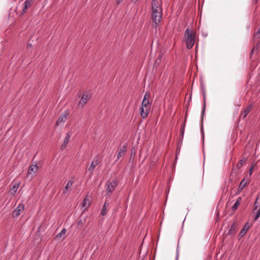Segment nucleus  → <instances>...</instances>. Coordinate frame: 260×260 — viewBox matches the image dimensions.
I'll list each match as a JSON object with an SVG mask.
<instances>
[{
	"label": "nucleus",
	"instance_id": "nucleus-9",
	"mask_svg": "<svg viewBox=\"0 0 260 260\" xmlns=\"http://www.w3.org/2000/svg\"><path fill=\"white\" fill-rule=\"evenodd\" d=\"M89 99V96L87 94H84L81 98V99L79 101V103L78 104V106L79 107L82 108L85 104L87 103V100Z\"/></svg>",
	"mask_w": 260,
	"mask_h": 260
},
{
	"label": "nucleus",
	"instance_id": "nucleus-34",
	"mask_svg": "<svg viewBox=\"0 0 260 260\" xmlns=\"http://www.w3.org/2000/svg\"><path fill=\"white\" fill-rule=\"evenodd\" d=\"M254 49L253 48V49L252 50V52L253 51Z\"/></svg>",
	"mask_w": 260,
	"mask_h": 260
},
{
	"label": "nucleus",
	"instance_id": "nucleus-33",
	"mask_svg": "<svg viewBox=\"0 0 260 260\" xmlns=\"http://www.w3.org/2000/svg\"><path fill=\"white\" fill-rule=\"evenodd\" d=\"M31 46H32V45H31V44H28L27 45V48L31 47Z\"/></svg>",
	"mask_w": 260,
	"mask_h": 260
},
{
	"label": "nucleus",
	"instance_id": "nucleus-21",
	"mask_svg": "<svg viewBox=\"0 0 260 260\" xmlns=\"http://www.w3.org/2000/svg\"><path fill=\"white\" fill-rule=\"evenodd\" d=\"M245 161H246V159L245 158H243L242 159L240 160L237 164V168L238 169L241 168L243 166V165L244 164Z\"/></svg>",
	"mask_w": 260,
	"mask_h": 260
},
{
	"label": "nucleus",
	"instance_id": "nucleus-11",
	"mask_svg": "<svg viewBox=\"0 0 260 260\" xmlns=\"http://www.w3.org/2000/svg\"><path fill=\"white\" fill-rule=\"evenodd\" d=\"M71 137V135L70 133H68L67 134H66L65 138L63 140V142L60 146V149L61 150L64 149L67 145L68 144V143H69V142L70 141Z\"/></svg>",
	"mask_w": 260,
	"mask_h": 260
},
{
	"label": "nucleus",
	"instance_id": "nucleus-28",
	"mask_svg": "<svg viewBox=\"0 0 260 260\" xmlns=\"http://www.w3.org/2000/svg\"><path fill=\"white\" fill-rule=\"evenodd\" d=\"M184 132V126H183V127H182V128H181V133L182 136H183V135Z\"/></svg>",
	"mask_w": 260,
	"mask_h": 260
},
{
	"label": "nucleus",
	"instance_id": "nucleus-26",
	"mask_svg": "<svg viewBox=\"0 0 260 260\" xmlns=\"http://www.w3.org/2000/svg\"><path fill=\"white\" fill-rule=\"evenodd\" d=\"M253 169H254V166H251L249 170V175H251V174H252V172H253Z\"/></svg>",
	"mask_w": 260,
	"mask_h": 260
},
{
	"label": "nucleus",
	"instance_id": "nucleus-10",
	"mask_svg": "<svg viewBox=\"0 0 260 260\" xmlns=\"http://www.w3.org/2000/svg\"><path fill=\"white\" fill-rule=\"evenodd\" d=\"M251 109L252 106L251 105L245 108L244 110L241 113L240 117L242 119L245 118L247 117L248 114L251 111Z\"/></svg>",
	"mask_w": 260,
	"mask_h": 260
},
{
	"label": "nucleus",
	"instance_id": "nucleus-3",
	"mask_svg": "<svg viewBox=\"0 0 260 260\" xmlns=\"http://www.w3.org/2000/svg\"><path fill=\"white\" fill-rule=\"evenodd\" d=\"M196 38V34L193 31L186 28L184 32V41H185L186 47L191 49L194 45Z\"/></svg>",
	"mask_w": 260,
	"mask_h": 260
},
{
	"label": "nucleus",
	"instance_id": "nucleus-2",
	"mask_svg": "<svg viewBox=\"0 0 260 260\" xmlns=\"http://www.w3.org/2000/svg\"><path fill=\"white\" fill-rule=\"evenodd\" d=\"M150 93L146 92L144 95L141 107L140 114L143 118H146L150 111L151 105V102H150Z\"/></svg>",
	"mask_w": 260,
	"mask_h": 260
},
{
	"label": "nucleus",
	"instance_id": "nucleus-4",
	"mask_svg": "<svg viewBox=\"0 0 260 260\" xmlns=\"http://www.w3.org/2000/svg\"><path fill=\"white\" fill-rule=\"evenodd\" d=\"M253 210V211L257 210L254 219V220L256 221L260 216V200L258 197H257L255 201Z\"/></svg>",
	"mask_w": 260,
	"mask_h": 260
},
{
	"label": "nucleus",
	"instance_id": "nucleus-27",
	"mask_svg": "<svg viewBox=\"0 0 260 260\" xmlns=\"http://www.w3.org/2000/svg\"><path fill=\"white\" fill-rule=\"evenodd\" d=\"M205 98L204 97V107H203V111H202V113L203 114L205 112Z\"/></svg>",
	"mask_w": 260,
	"mask_h": 260
},
{
	"label": "nucleus",
	"instance_id": "nucleus-22",
	"mask_svg": "<svg viewBox=\"0 0 260 260\" xmlns=\"http://www.w3.org/2000/svg\"><path fill=\"white\" fill-rule=\"evenodd\" d=\"M18 186L19 185L17 184L14 185L10 190V193L14 194L17 191Z\"/></svg>",
	"mask_w": 260,
	"mask_h": 260
},
{
	"label": "nucleus",
	"instance_id": "nucleus-29",
	"mask_svg": "<svg viewBox=\"0 0 260 260\" xmlns=\"http://www.w3.org/2000/svg\"><path fill=\"white\" fill-rule=\"evenodd\" d=\"M78 224L79 225H82L83 224V221L81 220H80L78 221Z\"/></svg>",
	"mask_w": 260,
	"mask_h": 260
},
{
	"label": "nucleus",
	"instance_id": "nucleus-12",
	"mask_svg": "<svg viewBox=\"0 0 260 260\" xmlns=\"http://www.w3.org/2000/svg\"><path fill=\"white\" fill-rule=\"evenodd\" d=\"M73 184V181L69 180L68 182L66 185L65 186L64 189H63L62 193H63V194L67 193L71 189Z\"/></svg>",
	"mask_w": 260,
	"mask_h": 260
},
{
	"label": "nucleus",
	"instance_id": "nucleus-14",
	"mask_svg": "<svg viewBox=\"0 0 260 260\" xmlns=\"http://www.w3.org/2000/svg\"><path fill=\"white\" fill-rule=\"evenodd\" d=\"M247 183V181H246L244 179L241 181L238 188L237 193H239L240 192H241V191L243 190V189L246 186Z\"/></svg>",
	"mask_w": 260,
	"mask_h": 260
},
{
	"label": "nucleus",
	"instance_id": "nucleus-6",
	"mask_svg": "<svg viewBox=\"0 0 260 260\" xmlns=\"http://www.w3.org/2000/svg\"><path fill=\"white\" fill-rule=\"evenodd\" d=\"M32 0H25L24 3L22 10L20 13V15H23L27 10V9L31 6Z\"/></svg>",
	"mask_w": 260,
	"mask_h": 260
},
{
	"label": "nucleus",
	"instance_id": "nucleus-20",
	"mask_svg": "<svg viewBox=\"0 0 260 260\" xmlns=\"http://www.w3.org/2000/svg\"><path fill=\"white\" fill-rule=\"evenodd\" d=\"M236 229V225L234 223L231 225V228H230V230L229 231L228 234H229L230 235L234 234L235 233Z\"/></svg>",
	"mask_w": 260,
	"mask_h": 260
},
{
	"label": "nucleus",
	"instance_id": "nucleus-8",
	"mask_svg": "<svg viewBox=\"0 0 260 260\" xmlns=\"http://www.w3.org/2000/svg\"><path fill=\"white\" fill-rule=\"evenodd\" d=\"M99 163V159L98 158H94L92 161L89 168L88 171L90 172L91 175L93 174V171L94 170L95 168Z\"/></svg>",
	"mask_w": 260,
	"mask_h": 260
},
{
	"label": "nucleus",
	"instance_id": "nucleus-32",
	"mask_svg": "<svg viewBox=\"0 0 260 260\" xmlns=\"http://www.w3.org/2000/svg\"><path fill=\"white\" fill-rule=\"evenodd\" d=\"M138 1V0H132V2H133L134 4H135V3H136L137 2V1Z\"/></svg>",
	"mask_w": 260,
	"mask_h": 260
},
{
	"label": "nucleus",
	"instance_id": "nucleus-23",
	"mask_svg": "<svg viewBox=\"0 0 260 260\" xmlns=\"http://www.w3.org/2000/svg\"><path fill=\"white\" fill-rule=\"evenodd\" d=\"M247 230L248 228H246V226L245 225L240 232V235H241L242 236L244 235L247 232Z\"/></svg>",
	"mask_w": 260,
	"mask_h": 260
},
{
	"label": "nucleus",
	"instance_id": "nucleus-16",
	"mask_svg": "<svg viewBox=\"0 0 260 260\" xmlns=\"http://www.w3.org/2000/svg\"><path fill=\"white\" fill-rule=\"evenodd\" d=\"M126 152V147L123 146L122 148H121L117 154V159H119L121 157L123 156Z\"/></svg>",
	"mask_w": 260,
	"mask_h": 260
},
{
	"label": "nucleus",
	"instance_id": "nucleus-25",
	"mask_svg": "<svg viewBox=\"0 0 260 260\" xmlns=\"http://www.w3.org/2000/svg\"><path fill=\"white\" fill-rule=\"evenodd\" d=\"M253 37L254 39H257L260 37V28L257 30L256 32L254 34Z\"/></svg>",
	"mask_w": 260,
	"mask_h": 260
},
{
	"label": "nucleus",
	"instance_id": "nucleus-7",
	"mask_svg": "<svg viewBox=\"0 0 260 260\" xmlns=\"http://www.w3.org/2000/svg\"><path fill=\"white\" fill-rule=\"evenodd\" d=\"M117 186V182L116 180H112L107 184L106 191L108 193H111Z\"/></svg>",
	"mask_w": 260,
	"mask_h": 260
},
{
	"label": "nucleus",
	"instance_id": "nucleus-24",
	"mask_svg": "<svg viewBox=\"0 0 260 260\" xmlns=\"http://www.w3.org/2000/svg\"><path fill=\"white\" fill-rule=\"evenodd\" d=\"M239 204L240 203H238V201H236V202L234 203V205L232 207V210L233 211H235L237 209Z\"/></svg>",
	"mask_w": 260,
	"mask_h": 260
},
{
	"label": "nucleus",
	"instance_id": "nucleus-31",
	"mask_svg": "<svg viewBox=\"0 0 260 260\" xmlns=\"http://www.w3.org/2000/svg\"><path fill=\"white\" fill-rule=\"evenodd\" d=\"M122 0H116V3L119 4Z\"/></svg>",
	"mask_w": 260,
	"mask_h": 260
},
{
	"label": "nucleus",
	"instance_id": "nucleus-1",
	"mask_svg": "<svg viewBox=\"0 0 260 260\" xmlns=\"http://www.w3.org/2000/svg\"><path fill=\"white\" fill-rule=\"evenodd\" d=\"M152 19L154 23V27L156 28L160 22L162 16L161 4L157 0L152 2Z\"/></svg>",
	"mask_w": 260,
	"mask_h": 260
},
{
	"label": "nucleus",
	"instance_id": "nucleus-15",
	"mask_svg": "<svg viewBox=\"0 0 260 260\" xmlns=\"http://www.w3.org/2000/svg\"><path fill=\"white\" fill-rule=\"evenodd\" d=\"M90 201L87 197H86L82 203V207L87 209L90 206Z\"/></svg>",
	"mask_w": 260,
	"mask_h": 260
},
{
	"label": "nucleus",
	"instance_id": "nucleus-5",
	"mask_svg": "<svg viewBox=\"0 0 260 260\" xmlns=\"http://www.w3.org/2000/svg\"><path fill=\"white\" fill-rule=\"evenodd\" d=\"M24 209V206L23 204H19L18 207L13 211L12 215L13 217H17L20 214V212Z\"/></svg>",
	"mask_w": 260,
	"mask_h": 260
},
{
	"label": "nucleus",
	"instance_id": "nucleus-19",
	"mask_svg": "<svg viewBox=\"0 0 260 260\" xmlns=\"http://www.w3.org/2000/svg\"><path fill=\"white\" fill-rule=\"evenodd\" d=\"M66 230L65 229H63L60 231V232L56 235V239H59V238H62L63 237V239L64 238V236L66 234Z\"/></svg>",
	"mask_w": 260,
	"mask_h": 260
},
{
	"label": "nucleus",
	"instance_id": "nucleus-13",
	"mask_svg": "<svg viewBox=\"0 0 260 260\" xmlns=\"http://www.w3.org/2000/svg\"><path fill=\"white\" fill-rule=\"evenodd\" d=\"M109 209V204L106 201L105 202L103 208L101 211V214L103 216H105L107 214Z\"/></svg>",
	"mask_w": 260,
	"mask_h": 260
},
{
	"label": "nucleus",
	"instance_id": "nucleus-17",
	"mask_svg": "<svg viewBox=\"0 0 260 260\" xmlns=\"http://www.w3.org/2000/svg\"><path fill=\"white\" fill-rule=\"evenodd\" d=\"M66 119V116L64 114L61 115L59 118H58L57 121H56V124L59 125L60 124H62L64 123Z\"/></svg>",
	"mask_w": 260,
	"mask_h": 260
},
{
	"label": "nucleus",
	"instance_id": "nucleus-30",
	"mask_svg": "<svg viewBox=\"0 0 260 260\" xmlns=\"http://www.w3.org/2000/svg\"><path fill=\"white\" fill-rule=\"evenodd\" d=\"M241 201V197H239L237 201H238V203H240V201Z\"/></svg>",
	"mask_w": 260,
	"mask_h": 260
},
{
	"label": "nucleus",
	"instance_id": "nucleus-18",
	"mask_svg": "<svg viewBox=\"0 0 260 260\" xmlns=\"http://www.w3.org/2000/svg\"><path fill=\"white\" fill-rule=\"evenodd\" d=\"M38 170V168L37 165H31L29 167L28 169V173H30L31 172L36 173Z\"/></svg>",
	"mask_w": 260,
	"mask_h": 260
}]
</instances>
